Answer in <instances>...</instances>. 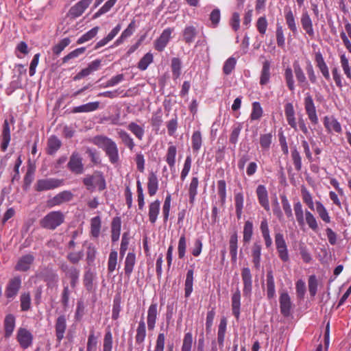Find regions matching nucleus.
<instances>
[{"mask_svg":"<svg viewBox=\"0 0 351 351\" xmlns=\"http://www.w3.org/2000/svg\"><path fill=\"white\" fill-rule=\"evenodd\" d=\"M1 138V149L3 152H5L7 149L11 140L10 127L8 119L4 120Z\"/></svg>","mask_w":351,"mask_h":351,"instance_id":"25","label":"nucleus"},{"mask_svg":"<svg viewBox=\"0 0 351 351\" xmlns=\"http://www.w3.org/2000/svg\"><path fill=\"white\" fill-rule=\"evenodd\" d=\"M92 142L105 152L111 164L114 165L119 161L118 147L112 139L106 136L98 135L93 138Z\"/></svg>","mask_w":351,"mask_h":351,"instance_id":"1","label":"nucleus"},{"mask_svg":"<svg viewBox=\"0 0 351 351\" xmlns=\"http://www.w3.org/2000/svg\"><path fill=\"white\" fill-rule=\"evenodd\" d=\"M128 128L138 140L143 139L145 133L143 128L134 122H131Z\"/></svg>","mask_w":351,"mask_h":351,"instance_id":"53","label":"nucleus"},{"mask_svg":"<svg viewBox=\"0 0 351 351\" xmlns=\"http://www.w3.org/2000/svg\"><path fill=\"white\" fill-rule=\"evenodd\" d=\"M304 105L306 114H307L311 123L315 125L318 124L319 119L317 114L315 103L312 96L308 93L306 94V97H304Z\"/></svg>","mask_w":351,"mask_h":351,"instance_id":"8","label":"nucleus"},{"mask_svg":"<svg viewBox=\"0 0 351 351\" xmlns=\"http://www.w3.org/2000/svg\"><path fill=\"white\" fill-rule=\"evenodd\" d=\"M258 201L260 205L264 208L266 211L270 210L268 192L265 185L259 184L256 190Z\"/></svg>","mask_w":351,"mask_h":351,"instance_id":"18","label":"nucleus"},{"mask_svg":"<svg viewBox=\"0 0 351 351\" xmlns=\"http://www.w3.org/2000/svg\"><path fill=\"white\" fill-rule=\"evenodd\" d=\"M146 337V326L143 318H141L138 322L136 334V343L138 345L143 343Z\"/></svg>","mask_w":351,"mask_h":351,"instance_id":"39","label":"nucleus"},{"mask_svg":"<svg viewBox=\"0 0 351 351\" xmlns=\"http://www.w3.org/2000/svg\"><path fill=\"white\" fill-rule=\"evenodd\" d=\"M118 253L115 250H112L110 252L108 260V271L109 273H112L117 265Z\"/></svg>","mask_w":351,"mask_h":351,"instance_id":"55","label":"nucleus"},{"mask_svg":"<svg viewBox=\"0 0 351 351\" xmlns=\"http://www.w3.org/2000/svg\"><path fill=\"white\" fill-rule=\"evenodd\" d=\"M101 219L99 216L94 217L90 220V233L91 235L97 238L100 233Z\"/></svg>","mask_w":351,"mask_h":351,"instance_id":"50","label":"nucleus"},{"mask_svg":"<svg viewBox=\"0 0 351 351\" xmlns=\"http://www.w3.org/2000/svg\"><path fill=\"white\" fill-rule=\"evenodd\" d=\"M273 136L271 133L263 134L260 136V145L263 150L267 151L269 149L272 143Z\"/></svg>","mask_w":351,"mask_h":351,"instance_id":"58","label":"nucleus"},{"mask_svg":"<svg viewBox=\"0 0 351 351\" xmlns=\"http://www.w3.org/2000/svg\"><path fill=\"white\" fill-rule=\"evenodd\" d=\"M300 23L302 29L308 35V36L313 38L315 36V32L313 29V21L308 14V12L306 10H303L302 13Z\"/></svg>","mask_w":351,"mask_h":351,"instance_id":"20","label":"nucleus"},{"mask_svg":"<svg viewBox=\"0 0 351 351\" xmlns=\"http://www.w3.org/2000/svg\"><path fill=\"white\" fill-rule=\"evenodd\" d=\"M64 218L62 211H51L40 220V226L45 229L53 230L64 223Z\"/></svg>","mask_w":351,"mask_h":351,"instance_id":"4","label":"nucleus"},{"mask_svg":"<svg viewBox=\"0 0 351 351\" xmlns=\"http://www.w3.org/2000/svg\"><path fill=\"white\" fill-rule=\"evenodd\" d=\"M315 61L317 67L320 71L323 77L328 81L330 80L329 69L327 66L322 53L319 51L315 54Z\"/></svg>","mask_w":351,"mask_h":351,"instance_id":"23","label":"nucleus"},{"mask_svg":"<svg viewBox=\"0 0 351 351\" xmlns=\"http://www.w3.org/2000/svg\"><path fill=\"white\" fill-rule=\"evenodd\" d=\"M285 80L289 90L293 92L295 89V81L293 79V70L290 67H287L285 70Z\"/></svg>","mask_w":351,"mask_h":351,"instance_id":"52","label":"nucleus"},{"mask_svg":"<svg viewBox=\"0 0 351 351\" xmlns=\"http://www.w3.org/2000/svg\"><path fill=\"white\" fill-rule=\"evenodd\" d=\"M227 328V319L226 317H223L220 319L219 324L218 326L217 330V341H216L219 345V348L222 350L224 346V341H225V335L226 332Z\"/></svg>","mask_w":351,"mask_h":351,"instance_id":"29","label":"nucleus"},{"mask_svg":"<svg viewBox=\"0 0 351 351\" xmlns=\"http://www.w3.org/2000/svg\"><path fill=\"white\" fill-rule=\"evenodd\" d=\"M171 68L174 78L177 79L181 74L182 62L178 58L171 59Z\"/></svg>","mask_w":351,"mask_h":351,"instance_id":"56","label":"nucleus"},{"mask_svg":"<svg viewBox=\"0 0 351 351\" xmlns=\"http://www.w3.org/2000/svg\"><path fill=\"white\" fill-rule=\"evenodd\" d=\"M192 148L194 152H198L202 145V137L200 131H195L191 136Z\"/></svg>","mask_w":351,"mask_h":351,"instance_id":"48","label":"nucleus"},{"mask_svg":"<svg viewBox=\"0 0 351 351\" xmlns=\"http://www.w3.org/2000/svg\"><path fill=\"white\" fill-rule=\"evenodd\" d=\"M241 278L243 283V295L250 297L252 291V275L249 267H243L241 269Z\"/></svg>","mask_w":351,"mask_h":351,"instance_id":"13","label":"nucleus"},{"mask_svg":"<svg viewBox=\"0 0 351 351\" xmlns=\"http://www.w3.org/2000/svg\"><path fill=\"white\" fill-rule=\"evenodd\" d=\"M270 67L271 64L269 61L265 60L263 62L259 82L261 86L267 85L269 82L271 77Z\"/></svg>","mask_w":351,"mask_h":351,"instance_id":"32","label":"nucleus"},{"mask_svg":"<svg viewBox=\"0 0 351 351\" xmlns=\"http://www.w3.org/2000/svg\"><path fill=\"white\" fill-rule=\"evenodd\" d=\"M197 35V29L193 26H186L183 31V38L184 41L190 44L193 43Z\"/></svg>","mask_w":351,"mask_h":351,"instance_id":"44","label":"nucleus"},{"mask_svg":"<svg viewBox=\"0 0 351 351\" xmlns=\"http://www.w3.org/2000/svg\"><path fill=\"white\" fill-rule=\"evenodd\" d=\"M136 263V255L134 252H129L125 260L124 271L125 274L128 277L133 271Z\"/></svg>","mask_w":351,"mask_h":351,"instance_id":"40","label":"nucleus"},{"mask_svg":"<svg viewBox=\"0 0 351 351\" xmlns=\"http://www.w3.org/2000/svg\"><path fill=\"white\" fill-rule=\"evenodd\" d=\"M61 146V141L56 136L52 135L47 140V153L49 155H54Z\"/></svg>","mask_w":351,"mask_h":351,"instance_id":"34","label":"nucleus"},{"mask_svg":"<svg viewBox=\"0 0 351 351\" xmlns=\"http://www.w3.org/2000/svg\"><path fill=\"white\" fill-rule=\"evenodd\" d=\"M293 66V71L298 81V86L301 88H307L308 83L303 69L298 62H294Z\"/></svg>","mask_w":351,"mask_h":351,"instance_id":"28","label":"nucleus"},{"mask_svg":"<svg viewBox=\"0 0 351 351\" xmlns=\"http://www.w3.org/2000/svg\"><path fill=\"white\" fill-rule=\"evenodd\" d=\"M285 18L288 28L293 32V34H296L298 33L296 21L293 13L290 8L286 9L285 10Z\"/></svg>","mask_w":351,"mask_h":351,"instance_id":"36","label":"nucleus"},{"mask_svg":"<svg viewBox=\"0 0 351 351\" xmlns=\"http://www.w3.org/2000/svg\"><path fill=\"white\" fill-rule=\"evenodd\" d=\"M260 230L264 239L265 247L267 248H270L272 245V239L270 236L269 224L266 218H263L262 219L260 224Z\"/></svg>","mask_w":351,"mask_h":351,"instance_id":"26","label":"nucleus"},{"mask_svg":"<svg viewBox=\"0 0 351 351\" xmlns=\"http://www.w3.org/2000/svg\"><path fill=\"white\" fill-rule=\"evenodd\" d=\"M253 223L250 220H247L243 226V241L245 243H248L252 237L253 235Z\"/></svg>","mask_w":351,"mask_h":351,"instance_id":"43","label":"nucleus"},{"mask_svg":"<svg viewBox=\"0 0 351 351\" xmlns=\"http://www.w3.org/2000/svg\"><path fill=\"white\" fill-rule=\"evenodd\" d=\"M193 341L192 333L191 332L185 333L182 340L181 351H191Z\"/></svg>","mask_w":351,"mask_h":351,"instance_id":"62","label":"nucleus"},{"mask_svg":"<svg viewBox=\"0 0 351 351\" xmlns=\"http://www.w3.org/2000/svg\"><path fill=\"white\" fill-rule=\"evenodd\" d=\"M22 280L20 276L10 278L5 289V295L9 301H12L18 295L21 288Z\"/></svg>","mask_w":351,"mask_h":351,"instance_id":"7","label":"nucleus"},{"mask_svg":"<svg viewBox=\"0 0 351 351\" xmlns=\"http://www.w3.org/2000/svg\"><path fill=\"white\" fill-rule=\"evenodd\" d=\"M99 107V101L89 102L73 108V113L90 112L97 110Z\"/></svg>","mask_w":351,"mask_h":351,"instance_id":"35","label":"nucleus"},{"mask_svg":"<svg viewBox=\"0 0 351 351\" xmlns=\"http://www.w3.org/2000/svg\"><path fill=\"white\" fill-rule=\"evenodd\" d=\"M21 308L22 311H27L31 308V296L29 292H24L20 296Z\"/></svg>","mask_w":351,"mask_h":351,"instance_id":"57","label":"nucleus"},{"mask_svg":"<svg viewBox=\"0 0 351 351\" xmlns=\"http://www.w3.org/2000/svg\"><path fill=\"white\" fill-rule=\"evenodd\" d=\"M158 189V179L155 172L151 171L148 176L147 190L150 196L156 194Z\"/></svg>","mask_w":351,"mask_h":351,"instance_id":"33","label":"nucleus"},{"mask_svg":"<svg viewBox=\"0 0 351 351\" xmlns=\"http://www.w3.org/2000/svg\"><path fill=\"white\" fill-rule=\"evenodd\" d=\"M262 244L260 241H256L253 243L251 247V256L252 263L256 269L258 270L261 267V262Z\"/></svg>","mask_w":351,"mask_h":351,"instance_id":"19","label":"nucleus"},{"mask_svg":"<svg viewBox=\"0 0 351 351\" xmlns=\"http://www.w3.org/2000/svg\"><path fill=\"white\" fill-rule=\"evenodd\" d=\"M293 210L299 226H302L305 222L312 230L317 232L319 229L315 217L308 210H303L302 203L298 201L293 204Z\"/></svg>","mask_w":351,"mask_h":351,"instance_id":"2","label":"nucleus"},{"mask_svg":"<svg viewBox=\"0 0 351 351\" xmlns=\"http://www.w3.org/2000/svg\"><path fill=\"white\" fill-rule=\"evenodd\" d=\"M173 32V29L171 27H167L162 31L154 42V48L156 51L161 52L165 49L171 38Z\"/></svg>","mask_w":351,"mask_h":351,"instance_id":"12","label":"nucleus"},{"mask_svg":"<svg viewBox=\"0 0 351 351\" xmlns=\"http://www.w3.org/2000/svg\"><path fill=\"white\" fill-rule=\"evenodd\" d=\"M160 202L156 199L149 204V221L152 224H154L157 221L160 213Z\"/></svg>","mask_w":351,"mask_h":351,"instance_id":"31","label":"nucleus"},{"mask_svg":"<svg viewBox=\"0 0 351 351\" xmlns=\"http://www.w3.org/2000/svg\"><path fill=\"white\" fill-rule=\"evenodd\" d=\"M16 319L12 314H8L4 319L5 337H10L15 328Z\"/></svg>","mask_w":351,"mask_h":351,"instance_id":"37","label":"nucleus"},{"mask_svg":"<svg viewBox=\"0 0 351 351\" xmlns=\"http://www.w3.org/2000/svg\"><path fill=\"white\" fill-rule=\"evenodd\" d=\"M68 169L76 175L82 174L84 172V167L82 158L78 152H74L70 156L67 164Z\"/></svg>","mask_w":351,"mask_h":351,"instance_id":"10","label":"nucleus"},{"mask_svg":"<svg viewBox=\"0 0 351 351\" xmlns=\"http://www.w3.org/2000/svg\"><path fill=\"white\" fill-rule=\"evenodd\" d=\"M340 62L344 74L348 79L351 80V68L349 64V60L345 53L340 56Z\"/></svg>","mask_w":351,"mask_h":351,"instance_id":"64","label":"nucleus"},{"mask_svg":"<svg viewBox=\"0 0 351 351\" xmlns=\"http://www.w3.org/2000/svg\"><path fill=\"white\" fill-rule=\"evenodd\" d=\"M177 154V148L173 145H170L167 149L166 155V162L170 168L174 167L176 164V156Z\"/></svg>","mask_w":351,"mask_h":351,"instance_id":"47","label":"nucleus"},{"mask_svg":"<svg viewBox=\"0 0 351 351\" xmlns=\"http://www.w3.org/2000/svg\"><path fill=\"white\" fill-rule=\"evenodd\" d=\"M162 123V117L161 110H158L154 112L151 118V125L154 129L158 132Z\"/></svg>","mask_w":351,"mask_h":351,"instance_id":"61","label":"nucleus"},{"mask_svg":"<svg viewBox=\"0 0 351 351\" xmlns=\"http://www.w3.org/2000/svg\"><path fill=\"white\" fill-rule=\"evenodd\" d=\"M316 211L319 215V217L326 223L330 222V217L328 215V213L323 205V204L320 202H316Z\"/></svg>","mask_w":351,"mask_h":351,"instance_id":"54","label":"nucleus"},{"mask_svg":"<svg viewBox=\"0 0 351 351\" xmlns=\"http://www.w3.org/2000/svg\"><path fill=\"white\" fill-rule=\"evenodd\" d=\"M82 182L86 189L93 192L97 188L99 191L106 189V182L103 172L95 171L93 174H87L83 179Z\"/></svg>","mask_w":351,"mask_h":351,"instance_id":"3","label":"nucleus"},{"mask_svg":"<svg viewBox=\"0 0 351 351\" xmlns=\"http://www.w3.org/2000/svg\"><path fill=\"white\" fill-rule=\"evenodd\" d=\"M324 125L328 132L334 131L337 133H341L342 131L340 123L333 117H324Z\"/></svg>","mask_w":351,"mask_h":351,"instance_id":"27","label":"nucleus"},{"mask_svg":"<svg viewBox=\"0 0 351 351\" xmlns=\"http://www.w3.org/2000/svg\"><path fill=\"white\" fill-rule=\"evenodd\" d=\"M285 114L287 121L290 127L294 130H297L298 124L295 119V110L292 103L288 102L285 105Z\"/></svg>","mask_w":351,"mask_h":351,"instance_id":"24","label":"nucleus"},{"mask_svg":"<svg viewBox=\"0 0 351 351\" xmlns=\"http://www.w3.org/2000/svg\"><path fill=\"white\" fill-rule=\"evenodd\" d=\"M60 268L65 274L66 276L70 278L71 287L75 289L79 283L80 269L66 263H62Z\"/></svg>","mask_w":351,"mask_h":351,"instance_id":"9","label":"nucleus"},{"mask_svg":"<svg viewBox=\"0 0 351 351\" xmlns=\"http://www.w3.org/2000/svg\"><path fill=\"white\" fill-rule=\"evenodd\" d=\"M154 61V56L151 52L147 53L141 58L138 63V69L141 71H145L149 65Z\"/></svg>","mask_w":351,"mask_h":351,"instance_id":"49","label":"nucleus"},{"mask_svg":"<svg viewBox=\"0 0 351 351\" xmlns=\"http://www.w3.org/2000/svg\"><path fill=\"white\" fill-rule=\"evenodd\" d=\"M301 193L303 202L308 206L311 210H314V202L311 193L307 190L306 187H302L301 189Z\"/></svg>","mask_w":351,"mask_h":351,"instance_id":"60","label":"nucleus"},{"mask_svg":"<svg viewBox=\"0 0 351 351\" xmlns=\"http://www.w3.org/2000/svg\"><path fill=\"white\" fill-rule=\"evenodd\" d=\"M95 277V274L91 271L90 268L85 271L83 277V283L87 290L90 291L93 289V283Z\"/></svg>","mask_w":351,"mask_h":351,"instance_id":"46","label":"nucleus"},{"mask_svg":"<svg viewBox=\"0 0 351 351\" xmlns=\"http://www.w3.org/2000/svg\"><path fill=\"white\" fill-rule=\"evenodd\" d=\"M229 249L231 259L233 262L237 260V249H238V234L237 232L232 233L229 241Z\"/></svg>","mask_w":351,"mask_h":351,"instance_id":"38","label":"nucleus"},{"mask_svg":"<svg viewBox=\"0 0 351 351\" xmlns=\"http://www.w3.org/2000/svg\"><path fill=\"white\" fill-rule=\"evenodd\" d=\"M231 302L232 314L237 319H239L240 317L241 308V292L239 288H237L234 293L232 294Z\"/></svg>","mask_w":351,"mask_h":351,"instance_id":"30","label":"nucleus"},{"mask_svg":"<svg viewBox=\"0 0 351 351\" xmlns=\"http://www.w3.org/2000/svg\"><path fill=\"white\" fill-rule=\"evenodd\" d=\"M199 185V179L197 176H193L189 186V202L193 204L195 197L197 195V187Z\"/></svg>","mask_w":351,"mask_h":351,"instance_id":"42","label":"nucleus"},{"mask_svg":"<svg viewBox=\"0 0 351 351\" xmlns=\"http://www.w3.org/2000/svg\"><path fill=\"white\" fill-rule=\"evenodd\" d=\"M16 339L21 348L25 350L33 343V335L25 328H19L16 334Z\"/></svg>","mask_w":351,"mask_h":351,"instance_id":"11","label":"nucleus"},{"mask_svg":"<svg viewBox=\"0 0 351 351\" xmlns=\"http://www.w3.org/2000/svg\"><path fill=\"white\" fill-rule=\"evenodd\" d=\"M93 0H81L73 5L69 10L68 16L75 19L80 16L91 3Z\"/></svg>","mask_w":351,"mask_h":351,"instance_id":"16","label":"nucleus"},{"mask_svg":"<svg viewBox=\"0 0 351 351\" xmlns=\"http://www.w3.org/2000/svg\"><path fill=\"white\" fill-rule=\"evenodd\" d=\"M99 27H95L80 37L77 41V44H82L93 38L98 33Z\"/></svg>","mask_w":351,"mask_h":351,"instance_id":"59","label":"nucleus"},{"mask_svg":"<svg viewBox=\"0 0 351 351\" xmlns=\"http://www.w3.org/2000/svg\"><path fill=\"white\" fill-rule=\"evenodd\" d=\"M158 315V304L156 302H152L147 310V324L149 330H153L154 329Z\"/></svg>","mask_w":351,"mask_h":351,"instance_id":"21","label":"nucleus"},{"mask_svg":"<svg viewBox=\"0 0 351 351\" xmlns=\"http://www.w3.org/2000/svg\"><path fill=\"white\" fill-rule=\"evenodd\" d=\"M119 137L121 139L123 143L130 150H132L135 146L133 138L125 130H120L118 131Z\"/></svg>","mask_w":351,"mask_h":351,"instance_id":"45","label":"nucleus"},{"mask_svg":"<svg viewBox=\"0 0 351 351\" xmlns=\"http://www.w3.org/2000/svg\"><path fill=\"white\" fill-rule=\"evenodd\" d=\"M37 277L43 280L48 288H53L58 286L59 277L57 272L49 267L40 268Z\"/></svg>","mask_w":351,"mask_h":351,"instance_id":"5","label":"nucleus"},{"mask_svg":"<svg viewBox=\"0 0 351 351\" xmlns=\"http://www.w3.org/2000/svg\"><path fill=\"white\" fill-rule=\"evenodd\" d=\"M263 114V110L261 104L258 101H254L252 103V109L250 114L251 121L259 120Z\"/></svg>","mask_w":351,"mask_h":351,"instance_id":"51","label":"nucleus"},{"mask_svg":"<svg viewBox=\"0 0 351 351\" xmlns=\"http://www.w3.org/2000/svg\"><path fill=\"white\" fill-rule=\"evenodd\" d=\"M193 269H190L187 271L186 279L184 282V296L189 298L193 292Z\"/></svg>","mask_w":351,"mask_h":351,"instance_id":"41","label":"nucleus"},{"mask_svg":"<svg viewBox=\"0 0 351 351\" xmlns=\"http://www.w3.org/2000/svg\"><path fill=\"white\" fill-rule=\"evenodd\" d=\"M35 257L32 254H27L22 256L17 261L15 265V270L18 271H27L33 264Z\"/></svg>","mask_w":351,"mask_h":351,"instance_id":"17","label":"nucleus"},{"mask_svg":"<svg viewBox=\"0 0 351 351\" xmlns=\"http://www.w3.org/2000/svg\"><path fill=\"white\" fill-rule=\"evenodd\" d=\"M279 303L281 314L285 317L290 316L292 310V302L287 292L280 293Z\"/></svg>","mask_w":351,"mask_h":351,"instance_id":"15","label":"nucleus"},{"mask_svg":"<svg viewBox=\"0 0 351 351\" xmlns=\"http://www.w3.org/2000/svg\"><path fill=\"white\" fill-rule=\"evenodd\" d=\"M73 197V194L70 191H63L49 201L50 206H59L64 202H70Z\"/></svg>","mask_w":351,"mask_h":351,"instance_id":"22","label":"nucleus"},{"mask_svg":"<svg viewBox=\"0 0 351 351\" xmlns=\"http://www.w3.org/2000/svg\"><path fill=\"white\" fill-rule=\"evenodd\" d=\"M64 184V181L63 179L55 178H43L37 180L34 187L36 191L40 192L57 189L63 186Z\"/></svg>","mask_w":351,"mask_h":351,"instance_id":"6","label":"nucleus"},{"mask_svg":"<svg viewBox=\"0 0 351 351\" xmlns=\"http://www.w3.org/2000/svg\"><path fill=\"white\" fill-rule=\"evenodd\" d=\"M237 64V60L234 57H230L228 58L223 64V72L225 75H230L234 69Z\"/></svg>","mask_w":351,"mask_h":351,"instance_id":"63","label":"nucleus"},{"mask_svg":"<svg viewBox=\"0 0 351 351\" xmlns=\"http://www.w3.org/2000/svg\"><path fill=\"white\" fill-rule=\"evenodd\" d=\"M67 324L65 315H59L55 322V332L56 340L58 343L64 338V334L66 330Z\"/></svg>","mask_w":351,"mask_h":351,"instance_id":"14","label":"nucleus"}]
</instances>
